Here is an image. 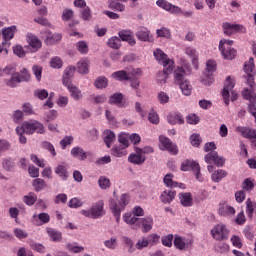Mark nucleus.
<instances>
[{
  "mask_svg": "<svg viewBox=\"0 0 256 256\" xmlns=\"http://www.w3.org/2000/svg\"><path fill=\"white\" fill-rule=\"evenodd\" d=\"M141 73H142L141 69L139 68L133 69L129 73H127V71L125 70H120L112 73V77L117 81H130V85L132 89H138L141 83L140 81Z\"/></svg>",
  "mask_w": 256,
  "mask_h": 256,
  "instance_id": "1",
  "label": "nucleus"
},
{
  "mask_svg": "<svg viewBox=\"0 0 256 256\" xmlns=\"http://www.w3.org/2000/svg\"><path fill=\"white\" fill-rule=\"evenodd\" d=\"M215 149H217V146L214 142H208L205 144L204 151L208 154L205 155L204 161L209 165H211V163H214L216 167H223V165H225V159L219 156Z\"/></svg>",
  "mask_w": 256,
  "mask_h": 256,
  "instance_id": "2",
  "label": "nucleus"
},
{
  "mask_svg": "<svg viewBox=\"0 0 256 256\" xmlns=\"http://www.w3.org/2000/svg\"><path fill=\"white\" fill-rule=\"evenodd\" d=\"M123 221L127 223V225H138L142 226V233H149L151 229H153V217L147 216L144 218L132 217L131 213H125L123 215Z\"/></svg>",
  "mask_w": 256,
  "mask_h": 256,
  "instance_id": "3",
  "label": "nucleus"
},
{
  "mask_svg": "<svg viewBox=\"0 0 256 256\" xmlns=\"http://www.w3.org/2000/svg\"><path fill=\"white\" fill-rule=\"evenodd\" d=\"M16 133L19 136L23 135V133H26V135H33V133L43 135L45 133V126L39 121L24 122L22 127L16 128Z\"/></svg>",
  "mask_w": 256,
  "mask_h": 256,
  "instance_id": "4",
  "label": "nucleus"
},
{
  "mask_svg": "<svg viewBox=\"0 0 256 256\" xmlns=\"http://www.w3.org/2000/svg\"><path fill=\"white\" fill-rule=\"evenodd\" d=\"M154 57L156 61L161 63L163 65V75H165V78H167V75H170V73H173V69L175 67V62L167 57V54L163 52L161 49H156L154 51Z\"/></svg>",
  "mask_w": 256,
  "mask_h": 256,
  "instance_id": "5",
  "label": "nucleus"
},
{
  "mask_svg": "<svg viewBox=\"0 0 256 256\" xmlns=\"http://www.w3.org/2000/svg\"><path fill=\"white\" fill-rule=\"evenodd\" d=\"M233 45V40H220L219 50L221 51L222 57L231 61L237 57V50L231 47Z\"/></svg>",
  "mask_w": 256,
  "mask_h": 256,
  "instance_id": "6",
  "label": "nucleus"
},
{
  "mask_svg": "<svg viewBox=\"0 0 256 256\" xmlns=\"http://www.w3.org/2000/svg\"><path fill=\"white\" fill-rule=\"evenodd\" d=\"M181 171H193L196 179L200 183H203L204 181L203 175L201 174V166L194 160L187 159L183 161L181 164Z\"/></svg>",
  "mask_w": 256,
  "mask_h": 256,
  "instance_id": "7",
  "label": "nucleus"
},
{
  "mask_svg": "<svg viewBox=\"0 0 256 256\" xmlns=\"http://www.w3.org/2000/svg\"><path fill=\"white\" fill-rule=\"evenodd\" d=\"M20 73H16L13 76H11L10 79L5 80V83L7 87H17V84L23 83V81H29L31 79V74L29 73V70L26 68H23L20 70Z\"/></svg>",
  "mask_w": 256,
  "mask_h": 256,
  "instance_id": "8",
  "label": "nucleus"
},
{
  "mask_svg": "<svg viewBox=\"0 0 256 256\" xmlns=\"http://www.w3.org/2000/svg\"><path fill=\"white\" fill-rule=\"evenodd\" d=\"M217 71V62L214 60H208L206 62V69L202 76L203 85H211L215 79L213 78V73Z\"/></svg>",
  "mask_w": 256,
  "mask_h": 256,
  "instance_id": "9",
  "label": "nucleus"
},
{
  "mask_svg": "<svg viewBox=\"0 0 256 256\" xmlns=\"http://www.w3.org/2000/svg\"><path fill=\"white\" fill-rule=\"evenodd\" d=\"M243 70L248 77L246 80L247 85L253 89L255 87V78H253L255 77V59L253 57H250L249 61L245 62Z\"/></svg>",
  "mask_w": 256,
  "mask_h": 256,
  "instance_id": "10",
  "label": "nucleus"
},
{
  "mask_svg": "<svg viewBox=\"0 0 256 256\" xmlns=\"http://www.w3.org/2000/svg\"><path fill=\"white\" fill-rule=\"evenodd\" d=\"M211 235L216 241H225L229 239V229L225 224H218L211 230Z\"/></svg>",
  "mask_w": 256,
  "mask_h": 256,
  "instance_id": "11",
  "label": "nucleus"
},
{
  "mask_svg": "<svg viewBox=\"0 0 256 256\" xmlns=\"http://www.w3.org/2000/svg\"><path fill=\"white\" fill-rule=\"evenodd\" d=\"M242 97L244 99H246L247 101H249L248 104V113H250V115H253L254 113H256V94L255 91L253 89H247L245 88L242 91Z\"/></svg>",
  "mask_w": 256,
  "mask_h": 256,
  "instance_id": "12",
  "label": "nucleus"
},
{
  "mask_svg": "<svg viewBox=\"0 0 256 256\" xmlns=\"http://www.w3.org/2000/svg\"><path fill=\"white\" fill-rule=\"evenodd\" d=\"M222 29L224 31L225 35H228L230 37V35H233L234 33H246L247 29L245 28V26L241 25V24H231L229 22H224L222 24Z\"/></svg>",
  "mask_w": 256,
  "mask_h": 256,
  "instance_id": "13",
  "label": "nucleus"
},
{
  "mask_svg": "<svg viewBox=\"0 0 256 256\" xmlns=\"http://www.w3.org/2000/svg\"><path fill=\"white\" fill-rule=\"evenodd\" d=\"M160 142V149L162 151H168L171 153V155H177L179 153V149L177 148V145L173 144L171 140L165 136L159 137Z\"/></svg>",
  "mask_w": 256,
  "mask_h": 256,
  "instance_id": "14",
  "label": "nucleus"
},
{
  "mask_svg": "<svg viewBox=\"0 0 256 256\" xmlns=\"http://www.w3.org/2000/svg\"><path fill=\"white\" fill-rule=\"evenodd\" d=\"M156 5L157 7H160V9H164V11H168V13H172L174 15H177L178 13H182L181 7L175 6L167 0H157Z\"/></svg>",
  "mask_w": 256,
  "mask_h": 256,
  "instance_id": "15",
  "label": "nucleus"
},
{
  "mask_svg": "<svg viewBox=\"0 0 256 256\" xmlns=\"http://www.w3.org/2000/svg\"><path fill=\"white\" fill-rule=\"evenodd\" d=\"M233 87H235V80L231 78V76H228L222 91V97L224 99L225 105H229V91H232Z\"/></svg>",
  "mask_w": 256,
  "mask_h": 256,
  "instance_id": "16",
  "label": "nucleus"
},
{
  "mask_svg": "<svg viewBox=\"0 0 256 256\" xmlns=\"http://www.w3.org/2000/svg\"><path fill=\"white\" fill-rule=\"evenodd\" d=\"M104 206L105 203H103V201H98L93 204L90 208L91 219H99V217H103V215H105V210L103 209Z\"/></svg>",
  "mask_w": 256,
  "mask_h": 256,
  "instance_id": "17",
  "label": "nucleus"
},
{
  "mask_svg": "<svg viewBox=\"0 0 256 256\" xmlns=\"http://www.w3.org/2000/svg\"><path fill=\"white\" fill-rule=\"evenodd\" d=\"M191 245H193V241L190 239H186L181 236H175L174 238V247L179 251H185V249H189Z\"/></svg>",
  "mask_w": 256,
  "mask_h": 256,
  "instance_id": "18",
  "label": "nucleus"
},
{
  "mask_svg": "<svg viewBox=\"0 0 256 256\" xmlns=\"http://www.w3.org/2000/svg\"><path fill=\"white\" fill-rule=\"evenodd\" d=\"M118 36L121 39V41H126L131 45V47L137 44V41H135V36L133 35V32H131L130 30H121L118 32Z\"/></svg>",
  "mask_w": 256,
  "mask_h": 256,
  "instance_id": "19",
  "label": "nucleus"
},
{
  "mask_svg": "<svg viewBox=\"0 0 256 256\" xmlns=\"http://www.w3.org/2000/svg\"><path fill=\"white\" fill-rule=\"evenodd\" d=\"M236 211L233 206L227 204L226 202H222L219 204L218 214L221 217H229L230 215H235Z\"/></svg>",
  "mask_w": 256,
  "mask_h": 256,
  "instance_id": "20",
  "label": "nucleus"
},
{
  "mask_svg": "<svg viewBox=\"0 0 256 256\" xmlns=\"http://www.w3.org/2000/svg\"><path fill=\"white\" fill-rule=\"evenodd\" d=\"M135 151H136L135 154L129 155L128 161L130 163H133L134 165H143V163L147 161V158L145 157V155L139 152V149L137 147L135 148Z\"/></svg>",
  "mask_w": 256,
  "mask_h": 256,
  "instance_id": "21",
  "label": "nucleus"
},
{
  "mask_svg": "<svg viewBox=\"0 0 256 256\" xmlns=\"http://www.w3.org/2000/svg\"><path fill=\"white\" fill-rule=\"evenodd\" d=\"M27 42L29 43V45L32 49L31 50L32 53H37V51H39V49H41V47H42L41 40H39V38H37V36H35L33 34L27 35Z\"/></svg>",
  "mask_w": 256,
  "mask_h": 256,
  "instance_id": "22",
  "label": "nucleus"
},
{
  "mask_svg": "<svg viewBox=\"0 0 256 256\" xmlns=\"http://www.w3.org/2000/svg\"><path fill=\"white\" fill-rule=\"evenodd\" d=\"M236 131L245 139H256V131L249 127L238 126Z\"/></svg>",
  "mask_w": 256,
  "mask_h": 256,
  "instance_id": "23",
  "label": "nucleus"
},
{
  "mask_svg": "<svg viewBox=\"0 0 256 256\" xmlns=\"http://www.w3.org/2000/svg\"><path fill=\"white\" fill-rule=\"evenodd\" d=\"M15 33H17V26L13 25L2 30V37L4 41H11L15 37Z\"/></svg>",
  "mask_w": 256,
  "mask_h": 256,
  "instance_id": "24",
  "label": "nucleus"
},
{
  "mask_svg": "<svg viewBox=\"0 0 256 256\" xmlns=\"http://www.w3.org/2000/svg\"><path fill=\"white\" fill-rule=\"evenodd\" d=\"M179 199H180V203L181 205H183V207H192L193 206V196L191 195V193H180L179 194Z\"/></svg>",
  "mask_w": 256,
  "mask_h": 256,
  "instance_id": "25",
  "label": "nucleus"
},
{
  "mask_svg": "<svg viewBox=\"0 0 256 256\" xmlns=\"http://www.w3.org/2000/svg\"><path fill=\"white\" fill-rule=\"evenodd\" d=\"M179 88L181 89V92L186 97H189L191 95V91H193V86H191V82L188 80H183L182 82H178Z\"/></svg>",
  "mask_w": 256,
  "mask_h": 256,
  "instance_id": "26",
  "label": "nucleus"
},
{
  "mask_svg": "<svg viewBox=\"0 0 256 256\" xmlns=\"http://www.w3.org/2000/svg\"><path fill=\"white\" fill-rule=\"evenodd\" d=\"M167 119L170 125H177V123L179 125H183V123H185V120L183 119V115H181L180 113L169 114Z\"/></svg>",
  "mask_w": 256,
  "mask_h": 256,
  "instance_id": "27",
  "label": "nucleus"
},
{
  "mask_svg": "<svg viewBox=\"0 0 256 256\" xmlns=\"http://www.w3.org/2000/svg\"><path fill=\"white\" fill-rule=\"evenodd\" d=\"M136 37L139 39V41H153V36L149 34V30H147V28H141L139 31H137Z\"/></svg>",
  "mask_w": 256,
  "mask_h": 256,
  "instance_id": "28",
  "label": "nucleus"
},
{
  "mask_svg": "<svg viewBox=\"0 0 256 256\" xmlns=\"http://www.w3.org/2000/svg\"><path fill=\"white\" fill-rule=\"evenodd\" d=\"M227 175H228L227 171H225L223 169H218L212 173L211 180L214 183H220V181H223V179H225V177H227Z\"/></svg>",
  "mask_w": 256,
  "mask_h": 256,
  "instance_id": "29",
  "label": "nucleus"
},
{
  "mask_svg": "<svg viewBox=\"0 0 256 256\" xmlns=\"http://www.w3.org/2000/svg\"><path fill=\"white\" fill-rule=\"evenodd\" d=\"M185 69L181 66H178L177 68H175L174 70V81L176 83V85L178 83H181L182 81H185Z\"/></svg>",
  "mask_w": 256,
  "mask_h": 256,
  "instance_id": "30",
  "label": "nucleus"
},
{
  "mask_svg": "<svg viewBox=\"0 0 256 256\" xmlns=\"http://www.w3.org/2000/svg\"><path fill=\"white\" fill-rule=\"evenodd\" d=\"M185 53L192 59V64L194 67H197V61L199 59V53H197V50L193 47H187L185 49Z\"/></svg>",
  "mask_w": 256,
  "mask_h": 256,
  "instance_id": "31",
  "label": "nucleus"
},
{
  "mask_svg": "<svg viewBox=\"0 0 256 256\" xmlns=\"http://www.w3.org/2000/svg\"><path fill=\"white\" fill-rule=\"evenodd\" d=\"M176 195H177V193L175 191L165 190L160 195V200L162 201V203H171V201H173V199H175Z\"/></svg>",
  "mask_w": 256,
  "mask_h": 256,
  "instance_id": "32",
  "label": "nucleus"
},
{
  "mask_svg": "<svg viewBox=\"0 0 256 256\" xmlns=\"http://www.w3.org/2000/svg\"><path fill=\"white\" fill-rule=\"evenodd\" d=\"M71 156L79 157L80 161H85V159H87V153L79 146L72 148Z\"/></svg>",
  "mask_w": 256,
  "mask_h": 256,
  "instance_id": "33",
  "label": "nucleus"
},
{
  "mask_svg": "<svg viewBox=\"0 0 256 256\" xmlns=\"http://www.w3.org/2000/svg\"><path fill=\"white\" fill-rule=\"evenodd\" d=\"M78 73L82 75H87L89 73V60L82 59L77 63Z\"/></svg>",
  "mask_w": 256,
  "mask_h": 256,
  "instance_id": "34",
  "label": "nucleus"
},
{
  "mask_svg": "<svg viewBox=\"0 0 256 256\" xmlns=\"http://www.w3.org/2000/svg\"><path fill=\"white\" fill-rule=\"evenodd\" d=\"M56 175L60 176L63 181H67L69 179V172H67V166L58 165L55 169Z\"/></svg>",
  "mask_w": 256,
  "mask_h": 256,
  "instance_id": "35",
  "label": "nucleus"
},
{
  "mask_svg": "<svg viewBox=\"0 0 256 256\" xmlns=\"http://www.w3.org/2000/svg\"><path fill=\"white\" fill-rule=\"evenodd\" d=\"M47 233L51 239V241H54L55 243H59L63 239V235L61 232L53 229V228H47Z\"/></svg>",
  "mask_w": 256,
  "mask_h": 256,
  "instance_id": "36",
  "label": "nucleus"
},
{
  "mask_svg": "<svg viewBox=\"0 0 256 256\" xmlns=\"http://www.w3.org/2000/svg\"><path fill=\"white\" fill-rule=\"evenodd\" d=\"M110 209L114 217H116V221L119 223V221H121V212L123 210L119 209V205H117V202L115 200L110 201Z\"/></svg>",
  "mask_w": 256,
  "mask_h": 256,
  "instance_id": "37",
  "label": "nucleus"
},
{
  "mask_svg": "<svg viewBox=\"0 0 256 256\" xmlns=\"http://www.w3.org/2000/svg\"><path fill=\"white\" fill-rule=\"evenodd\" d=\"M32 187L34 188V191L39 193V191H43V189H46L47 182H45V180H43L41 178H38V179L33 180Z\"/></svg>",
  "mask_w": 256,
  "mask_h": 256,
  "instance_id": "38",
  "label": "nucleus"
},
{
  "mask_svg": "<svg viewBox=\"0 0 256 256\" xmlns=\"http://www.w3.org/2000/svg\"><path fill=\"white\" fill-rule=\"evenodd\" d=\"M115 141V133L111 130H106L104 132V143L108 149L111 147V143Z\"/></svg>",
  "mask_w": 256,
  "mask_h": 256,
  "instance_id": "39",
  "label": "nucleus"
},
{
  "mask_svg": "<svg viewBox=\"0 0 256 256\" xmlns=\"http://www.w3.org/2000/svg\"><path fill=\"white\" fill-rule=\"evenodd\" d=\"M68 90L70 91L71 97L74 98L75 101H79L83 98V94H81V90L77 86H70Z\"/></svg>",
  "mask_w": 256,
  "mask_h": 256,
  "instance_id": "40",
  "label": "nucleus"
},
{
  "mask_svg": "<svg viewBox=\"0 0 256 256\" xmlns=\"http://www.w3.org/2000/svg\"><path fill=\"white\" fill-rule=\"evenodd\" d=\"M17 69L13 64L7 65L4 69L0 68V77H5V75H17L16 73Z\"/></svg>",
  "mask_w": 256,
  "mask_h": 256,
  "instance_id": "41",
  "label": "nucleus"
},
{
  "mask_svg": "<svg viewBox=\"0 0 256 256\" xmlns=\"http://www.w3.org/2000/svg\"><path fill=\"white\" fill-rule=\"evenodd\" d=\"M129 201H130V197L129 194H122L120 196V200L118 202V209H121V211L125 210V207H127V205H129Z\"/></svg>",
  "mask_w": 256,
  "mask_h": 256,
  "instance_id": "42",
  "label": "nucleus"
},
{
  "mask_svg": "<svg viewBox=\"0 0 256 256\" xmlns=\"http://www.w3.org/2000/svg\"><path fill=\"white\" fill-rule=\"evenodd\" d=\"M76 49L81 53V55H87L89 53V44L85 41H78L76 43Z\"/></svg>",
  "mask_w": 256,
  "mask_h": 256,
  "instance_id": "43",
  "label": "nucleus"
},
{
  "mask_svg": "<svg viewBox=\"0 0 256 256\" xmlns=\"http://www.w3.org/2000/svg\"><path fill=\"white\" fill-rule=\"evenodd\" d=\"M107 45L111 47V49H119V47H121V39L117 36H113L108 39Z\"/></svg>",
  "mask_w": 256,
  "mask_h": 256,
  "instance_id": "44",
  "label": "nucleus"
},
{
  "mask_svg": "<svg viewBox=\"0 0 256 256\" xmlns=\"http://www.w3.org/2000/svg\"><path fill=\"white\" fill-rule=\"evenodd\" d=\"M125 146H115L112 148V155L114 157H123V155H127V151H125Z\"/></svg>",
  "mask_w": 256,
  "mask_h": 256,
  "instance_id": "45",
  "label": "nucleus"
},
{
  "mask_svg": "<svg viewBox=\"0 0 256 256\" xmlns=\"http://www.w3.org/2000/svg\"><path fill=\"white\" fill-rule=\"evenodd\" d=\"M63 39V35L61 34H53L52 36H48L46 38V45H55V43H59Z\"/></svg>",
  "mask_w": 256,
  "mask_h": 256,
  "instance_id": "46",
  "label": "nucleus"
},
{
  "mask_svg": "<svg viewBox=\"0 0 256 256\" xmlns=\"http://www.w3.org/2000/svg\"><path fill=\"white\" fill-rule=\"evenodd\" d=\"M42 149H46V151H49L51 153L52 157H55L57 155V152L55 151V146L51 144L49 141H43L41 143Z\"/></svg>",
  "mask_w": 256,
  "mask_h": 256,
  "instance_id": "47",
  "label": "nucleus"
},
{
  "mask_svg": "<svg viewBox=\"0 0 256 256\" xmlns=\"http://www.w3.org/2000/svg\"><path fill=\"white\" fill-rule=\"evenodd\" d=\"M23 201L26 205H35V202L37 201V194L30 192L28 195L24 196Z\"/></svg>",
  "mask_w": 256,
  "mask_h": 256,
  "instance_id": "48",
  "label": "nucleus"
},
{
  "mask_svg": "<svg viewBox=\"0 0 256 256\" xmlns=\"http://www.w3.org/2000/svg\"><path fill=\"white\" fill-rule=\"evenodd\" d=\"M109 84V81L107 80L106 77H98L97 80L95 81V87L96 89H105L107 85Z\"/></svg>",
  "mask_w": 256,
  "mask_h": 256,
  "instance_id": "49",
  "label": "nucleus"
},
{
  "mask_svg": "<svg viewBox=\"0 0 256 256\" xmlns=\"http://www.w3.org/2000/svg\"><path fill=\"white\" fill-rule=\"evenodd\" d=\"M255 211V204L253 201L250 200V198L246 201V214L249 219L253 217V212Z\"/></svg>",
  "mask_w": 256,
  "mask_h": 256,
  "instance_id": "50",
  "label": "nucleus"
},
{
  "mask_svg": "<svg viewBox=\"0 0 256 256\" xmlns=\"http://www.w3.org/2000/svg\"><path fill=\"white\" fill-rule=\"evenodd\" d=\"M122 241L126 247H128V253H134L135 251V244L133 243V240L127 236L122 237Z\"/></svg>",
  "mask_w": 256,
  "mask_h": 256,
  "instance_id": "51",
  "label": "nucleus"
},
{
  "mask_svg": "<svg viewBox=\"0 0 256 256\" xmlns=\"http://www.w3.org/2000/svg\"><path fill=\"white\" fill-rule=\"evenodd\" d=\"M75 138L73 136H65L61 141H60V146L61 149L65 150L69 145H73V141Z\"/></svg>",
  "mask_w": 256,
  "mask_h": 256,
  "instance_id": "52",
  "label": "nucleus"
},
{
  "mask_svg": "<svg viewBox=\"0 0 256 256\" xmlns=\"http://www.w3.org/2000/svg\"><path fill=\"white\" fill-rule=\"evenodd\" d=\"M100 189H109L111 187V180L105 176H101L98 180Z\"/></svg>",
  "mask_w": 256,
  "mask_h": 256,
  "instance_id": "53",
  "label": "nucleus"
},
{
  "mask_svg": "<svg viewBox=\"0 0 256 256\" xmlns=\"http://www.w3.org/2000/svg\"><path fill=\"white\" fill-rule=\"evenodd\" d=\"M123 101V94L121 93H115L112 96H110L109 103L113 105H119Z\"/></svg>",
  "mask_w": 256,
  "mask_h": 256,
  "instance_id": "54",
  "label": "nucleus"
},
{
  "mask_svg": "<svg viewBox=\"0 0 256 256\" xmlns=\"http://www.w3.org/2000/svg\"><path fill=\"white\" fill-rule=\"evenodd\" d=\"M2 165L5 171H13L15 169V162L11 158L4 159Z\"/></svg>",
  "mask_w": 256,
  "mask_h": 256,
  "instance_id": "55",
  "label": "nucleus"
},
{
  "mask_svg": "<svg viewBox=\"0 0 256 256\" xmlns=\"http://www.w3.org/2000/svg\"><path fill=\"white\" fill-rule=\"evenodd\" d=\"M173 177L174 176L171 173L165 175L163 182L165 183L166 187H177V182L173 181Z\"/></svg>",
  "mask_w": 256,
  "mask_h": 256,
  "instance_id": "56",
  "label": "nucleus"
},
{
  "mask_svg": "<svg viewBox=\"0 0 256 256\" xmlns=\"http://www.w3.org/2000/svg\"><path fill=\"white\" fill-rule=\"evenodd\" d=\"M68 206L71 209H79V207H83V202L81 201V199L75 197V198L70 199Z\"/></svg>",
  "mask_w": 256,
  "mask_h": 256,
  "instance_id": "57",
  "label": "nucleus"
},
{
  "mask_svg": "<svg viewBox=\"0 0 256 256\" xmlns=\"http://www.w3.org/2000/svg\"><path fill=\"white\" fill-rule=\"evenodd\" d=\"M161 239V236L159 234H150L146 237V240L148 241V245H157L159 243V240Z\"/></svg>",
  "mask_w": 256,
  "mask_h": 256,
  "instance_id": "58",
  "label": "nucleus"
},
{
  "mask_svg": "<svg viewBox=\"0 0 256 256\" xmlns=\"http://www.w3.org/2000/svg\"><path fill=\"white\" fill-rule=\"evenodd\" d=\"M161 241L164 247H173V234H168L166 236H163Z\"/></svg>",
  "mask_w": 256,
  "mask_h": 256,
  "instance_id": "59",
  "label": "nucleus"
},
{
  "mask_svg": "<svg viewBox=\"0 0 256 256\" xmlns=\"http://www.w3.org/2000/svg\"><path fill=\"white\" fill-rule=\"evenodd\" d=\"M50 66L53 69H61V67H63V60H61L59 57H54L50 61Z\"/></svg>",
  "mask_w": 256,
  "mask_h": 256,
  "instance_id": "60",
  "label": "nucleus"
},
{
  "mask_svg": "<svg viewBox=\"0 0 256 256\" xmlns=\"http://www.w3.org/2000/svg\"><path fill=\"white\" fill-rule=\"evenodd\" d=\"M157 37H164L165 39H169L171 37V31L167 28H161L156 31Z\"/></svg>",
  "mask_w": 256,
  "mask_h": 256,
  "instance_id": "61",
  "label": "nucleus"
},
{
  "mask_svg": "<svg viewBox=\"0 0 256 256\" xmlns=\"http://www.w3.org/2000/svg\"><path fill=\"white\" fill-rule=\"evenodd\" d=\"M145 215V210H143V208H141V206H135L132 209V214L131 217H143Z\"/></svg>",
  "mask_w": 256,
  "mask_h": 256,
  "instance_id": "62",
  "label": "nucleus"
},
{
  "mask_svg": "<svg viewBox=\"0 0 256 256\" xmlns=\"http://www.w3.org/2000/svg\"><path fill=\"white\" fill-rule=\"evenodd\" d=\"M33 74L35 75L37 81H41V75L43 73V67L39 65H34L32 67Z\"/></svg>",
  "mask_w": 256,
  "mask_h": 256,
  "instance_id": "63",
  "label": "nucleus"
},
{
  "mask_svg": "<svg viewBox=\"0 0 256 256\" xmlns=\"http://www.w3.org/2000/svg\"><path fill=\"white\" fill-rule=\"evenodd\" d=\"M30 247L33 251H37V253H45V246L43 244L32 242Z\"/></svg>",
  "mask_w": 256,
  "mask_h": 256,
  "instance_id": "64",
  "label": "nucleus"
}]
</instances>
